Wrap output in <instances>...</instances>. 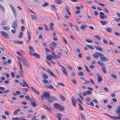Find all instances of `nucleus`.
I'll use <instances>...</instances> for the list:
<instances>
[{
	"label": "nucleus",
	"mask_w": 120,
	"mask_h": 120,
	"mask_svg": "<svg viewBox=\"0 0 120 120\" xmlns=\"http://www.w3.org/2000/svg\"><path fill=\"white\" fill-rule=\"evenodd\" d=\"M41 97V98L43 100L44 98V97L47 100H48L50 96V94L49 92H44L43 93V94L41 95L40 96Z\"/></svg>",
	"instance_id": "f257e3e1"
},
{
	"label": "nucleus",
	"mask_w": 120,
	"mask_h": 120,
	"mask_svg": "<svg viewBox=\"0 0 120 120\" xmlns=\"http://www.w3.org/2000/svg\"><path fill=\"white\" fill-rule=\"evenodd\" d=\"M17 20L16 19L13 21L12 23V28L16 29L17 28Z\"/></svg>",
	"instance_id": "f03ea898"
},
{
	"label": "nucleus",
	"mask_w": 120,
	"mask_h": 120,
	"mask_svg": "<svg viewBox=\"0 0 120 120\" xmlns=\"http://www.w3.org/2000/svg\"><path fill=\"white\" fill-rule=\"evenodd\" d=\"M47 100L49 102L51 103L54 100H57V99L55 97L51 96L49 97V98Z\"/></svg>",
	"instance_id": "7ed1b4c3"
},
{
	"label": "nucleus",
	"mask_w": 120,
	"mask_h": 120,
	"mask_svg": "<svg viewBox=\"0 0 120 120\" xmlns=\"http://www.w3.org/2000/svg\"><path fill=\"white\" fill-rule=\"evenodd\" d=\"M9 5L11 9L15 16L16 17V15L17 12L15 10L12 5L10 4H9Z\"/></svg>",
	"instance_id": "20e7f679"
},
{
	"label": "nucleus",
	"mask_w": 120,
	"mask_h": 120,
	"mask_svg": "<svg viewBox=\"0 0 120 120\" xmlns=\"http://www.w3.org/2000/svg\"><path fill=\"white\" fill-rule=\"evenodd\" d=\"M104 55H101L100 56V60L103 62H106L108 61V59L104 56Z\"/></svg>",
	"instance_id": "39448f33"
},
{
	"label": "nucleus",
	"mask_w": 120,
	"mask_h": 120,
	"mask_svg": "<svg viewBox=\"0 0 120 120\" xmlns=\"http://www.w3.org/2000/svg\"><path fill=\"white\" fill-rule=\"evenodd\" d=\"M0 32L3 37L6 38H8V36L9 34L7 32L3 31H1Z\"/></svg>",
	"instance_id": "423d86ee"
},
{
	"label": "nucleus",
	"mask_w": 120,
	"mask_h": 120,
	"mask_svg": "<svg viewBox=\"0 0 120 120\" xmlns=\"http://www.w3.org/2000/svg\"><path fill=\"white\" fill-rule=\"evenodd\" d=\"M97 76L98 77V81L99 82H101L102 80V77L101 76V75L99 73L97 74Z\"/></svg>",
	"instance_id": "0eeeda50"
},
{
	"label": "nucleus",
	"mask_w": 120,
	"mask_h": 120,
	"mask_svg": "<svg viewBox=\"0 0 120 120\" xmlns=\"http://www.w3.org/2000/svg\"><path fill=\"white\" fill-rule=\"evenodd\" d=\"M22 62L24 63L26 67H28L29 66V64L27 63V61L25 59H22L21 60Z\"/></svg>",
	"instance_id": "6e6552de"
},
{
	"label": "nucleus",
	"mask_w": 120,
	"mask_h": 120,
	"mask_svg": "<svg viewBox=\"0 0 120 120\" xmlns=\"http://www.w3.org/2000/svg\"><path fill=\"white\" fill-rule=\"evenodd\" d=\"M48 72L49 73V75L54 78H56V76L54 75L53 73L49 69H47Z\"/></svg>",
	"instance_id": "1a4fd4ad"
},
{
	"label": "nucleus",
	"mask_w": 120,
	"mask_h": 120,
	"mask_svg": "<svg viewBox=\"0 0 120 120\" xmlns=\"http://www.w3.org/2000/svg\"><path fill=\"white\" fill-rule=\"evenodd\" d=\"M60 66L62 67V70L63 72L64 73V74L66 75H67L68 74L67 71L65 68L63 66Z\"/></svg>",
	"instance_id": "9d476101"
},
{
	"label": "nucleus",
	"mask_w": 120,
	"mask_h": 120,
	"mask_svg": "<svg viewBox=\"0 0 120 120\" xmlns=\"http://www.w3.org/2000/svg\"><path fill=\"white\" fill-rule=\"evenodd\" d=\"M76 101L74 98H72L71 102L73 105L75 107L76 106Z\"/></svg>",
	"instance_id": "9b49d317"
},
{
	"label": "nucleus",
	"mask_w": 120,
	"mask_h": 120,
	"mask_svg": "<svg viewBox=\"0 0 120 120\" xmlns=\"http://www.w3.org/2000/svg\"><path fill=\"white\" fill-rule=\"evenodd\" d=\"M60 105L58 103H55L54 104V108L55 109H58Z\"/></svg>",
	"instance_id": "f8f14e48"
},
{
	"label": "nucleus",
	"mask_w": 120,
	"mask_h": 120,
	"mask_svg": "<svg viewBox=\"0 0 120 120\" xmlns=\"http://www.w3.org/2000/svg\"><path fill=\"white\" fill-rule=\"evenodd\" d=\"M12 119L13 120H26L25 119H23L22 117H13Z\"/></svg>",
	"instance_id": "ddd939ff"
},
{
	"label": "nucleus",
	"mask_w": 120,
	"mask_h": 120,
	"mask_svg": "<svg viewBox=\"0 0 120 120\" xmlns=\"http://www.w3.org/2000/svg\"><path fill=\"white\" fill-rule=\"evenodd\" d=\"M82 103V102L80 99L79 101V107L80 109L81 110H83V107L81 105V104Z\"/></svg>",
	"instance_id": "4468645a"
},
{
	"label": "nucleus",
	"mask_w": 120,
	"mask_h": 120,
	"mask_svg": "<svg viewBox=\"0 0 120 120\" xmlns=\"http://www.w3.org/2000/svg\"><path fill=\"white\" fill-rule=\"evenodd\" d=\"M94 47L98 51H102V49L101 47H99V46H95Z\"/></svg>",
	"instance_id": "2eb2a0df"
},
{
	"label": "nucleus",
	"mask_w": 120,
	"mask_h": 120,
	"mask_svg": "<svg viewBox=\"0 0 120 120\" xmlns=\"http://www.w3.org/2000/svg\"><path fill=\"white\" fill-rule=\"evenodd\" d=\"M119 114L118 117L116 116H113V117L112 119L114 120H118L119 119H120V114Z\"/></svg>",
	"instance_id": "dca6fc26"
},
{
	"label": "nucleus",
	"mask_w": 120,
	"mask_h": 120,
	"mask_svg": "<svg viewBox=\"0 0 120 120\" xmlns=\"http://www.w3.org/2000/svg\"><path fill=\"white\" fill-rule=\"evenodd\" d=\"M57 44L56 43H55L53 41L52 42V45L51 44H50L49 45L50 47L52 48V46H55L56 47V46Z\"/></svg>",
	"instance_id": "f3484780"
},
{
	"label": "nucleus",
	"mask_w": 120,
	"mask_h": 120,
	"mask_svg": "<svg viewBox=\"0 0 120 120\" xmlns=\"http://www.w3.org/2000/svg\"><path fill=\"white\" fill-rule=\"evenodd\" d=\"M102 69V71L105 74L107 73V71L106 70V69L105 67V66L104 67H101Z\"/></svg>",
	"instance_id": "a211bd4d"
},
{
	"label": "nucleus",
	"mask_w": 120,
	"mask_h": 120,
	"mask_svg": "<svg viewBox=\"0 0 120 120\" xmlns=\"http://www.w3.org/2000/svg\"><path fill=\"white\" fill-rule=\"evenodd\" d=\"M46 57L48 59L51 61L52 59V55L48 54L47 56Z\"/></svg>",
	"instance_id": "6ab92c4d"
},
{
	"label": "nucleus",
	"mask_w": 120,
	"mask_h": 120,
	"mask_svg": "<svg viewBox=\"0 0 120 120\" xmlns=\"http://www.w3.org/2000/svg\"><path fill=\"white\" fill-rule=\"evenodd\" d=\"M53 26L54 24L52 23L51 22L50 23V29L52 31L53 30Z\"/></svg>",
	"instance_id": "aec40b11"
},
{
	"label": "nucleus",
	"mask_w": 120,
	"mask_h": 120,
	"mask_svg": "<svg viewBox=\"0 0 120 120\" xmlns=\"http://www.w3.org/2000/svg\"><path fill=\"white\" fill-rule=\"evenodd\" d=\"M60 97L62 101H65V98L64 96L60 94Z\"/></svg>",
	"instance_id": "412c9836"
},
{
	"label": "nucleus",
	"mask_w": 120,
	"mask_h": 120,
	"mask_svg": "<svg viewBox=\"0 0 120 120\" xmlns=\"http://www.w3.org/2000/svg\"><path fill=\"white\" fill-rule=\"evenodd\" d=\"M87 26L86 25H84L83 24H82V25L80 27V29L82 30H84L85 28H86Z\"/></svg>",
	"instance_id": "4be33fe9"
},
{
	"label": "nucleus",
	"mask_w": 120,
	"mask_h": 120,
	"mask_svg": "<svg viewBox=\"0 0 120 120\" xmlns=\"http://www.w3.org/2000/svg\"><path fill=\"white\" fill-rule=\"evenodd\" d=\"M15 43L16 44H23V42L22 41H15Z\"/></svg>",
	"instance_id": "5701e85b"
},
{
	"label": "nucleus",
	"mask_w": 120,
	"mask_h": 120,
	"mask_svg": "<svg viewBox=\"0 0 120 120\" xmlns=\"http://www.w3.org/2000/svg\"><path fill=\"white\" fill-rule=\"evenodd\" d=\"M118 109L116 111V113L117 114H120V106H118Z\"/></svg>",
	"instance_id": "b1692460"
},
{
	"label": "nucleus",
	"mask_w": 120,
	"mask_h": 120,
	"mask_svg": "<svg viewBox=\"0 0 120 120\" xmlns=\"http://www.w3.org/2000/svg\"><path fill=\"white\" fill-rule=\"evenodd\" d=\"M58 109L60 110L63 111L64 109V108L62 106L60 105Z\"/></svg>",
	"instance_id": "393cba45"
},
{
	"label": "nucleus",
	"mask_w": 120,
	"mask_h": 120,
	"mask_svg": "<svg viewBox=\"0 0 120 120\" xmlns=\"http://www.w3.org/2000/svg\"><path fill=\"white\" fill-rule=\"evenodd\" d=\"M86 101L87 104L88 105H89L90 99L88 97H87L86 98Z\"/></svg>",
	"instance_id": "a878e982"
},
{
	"label": "nucleus",
	"mask_w": 120,
	"mask_h": 120,
	"mask_svg": "<svg viewBox=\"0 0 120 120\" xmlns=\"http://www.w3.org/2000/svg\"><path fill=\"white\" fill-rule=\"evenodd\" d=\"M47 87L49 89H52L53 90H55L54 88L52 85H50L49 86H47Z\"/></svg>",
	"instance_id": "bb28decb"
},
{
	"label": "nucleus",
	"mask_w": 120,
	"mask_h": 120,
	"mask_svg": "<svg viewBox=\"0 0 120 120\" xmlns=\"http://www.w3.org/2000/svg\"><path fill=\"white\" fill-rule=\"evenodd\" d=\"M31 105L32 106H33L35 107L37 106V104L34 101L32 102L31 103Z\"/></svg>",
	"instance_id": "cd10ccee"
},
{
	"label": "nucleus",
	"mask_w": 120,
	"mask_h": 120,
	"mask_svg": "<svg viewBox=\"0 0 120 120\" xmlns=\"http://www.w3.org/2000/svg\"><path fill=\"white\" fill-rule=\"evenodd\" d=\"M55 1L56 3L58 4H62V1L61 0H55Z\"/></svg>",
	"instance_id": "c85d7f7f"
},
{
	"label": "nucleus",
	"mask_w": 120,
	"mask_h": 120,
	"mask_svg": "<svg viewBox=\"0 0 120 120\" xmlns=\"http://www.w3.org/2000/svg\"><path fill=\"white\" fill-rule=\"evenodd\" d=\"M62 116V114L60 113H58L57 115V117L58 119H61Z\"/></svg>",
	"instance_id": "c756f323"
},
{
	"label": "nucleus",
	"mask_w": 120,
	"mask_h": 120,
	"mask_svg": "<svg viewBox=\"0 0 120 120\" xmlns=\"http://www.w3.org/2000/svg\"><path fill=\"white\" fill-rule=\"evenodd\" d=\"M43 78L44 79H46L48 78V76L45 74H44L42 75Z\"/></svg>",
	"instance_id": "7c9ffc66"
},
{
	"label": "nucleus",
	"mask_w": 120,
	"mask_h": 120,
	"mask_svg": "<svg viewBox=\"0 0 120 120\" xmlns=\"http://www.w3.org/2000/svg\"><path fill=\"white\" fill-rule=\"evenodd\" d=\"M27 35L28 37V39L29 40V41L31 39V36H30V32L29 31H28L27 32Z\"/></svg>",
	"instance_id": "2f4dec72"
},
{
	"label": "nucleus",
	"mask_w": 120,
	"mask_h": 120,
	"mask_svg": "<svg viewBox=\"0 0 120 120\" xmlns=\"http://www.w3.org/2000/svg\"><path fill=\"white\" fill-rule=\"evenodd\" d=\"M33 56H36L37 57L39 58L40 57L39 55L37 53H34L33 54Z\"/></svg>",
	"instance_id": "473e14b6"
},
{
	"label": "nucleus",
	"mask_w": 120,
	"mask_h": 120,
	"mask_svg": "<svg viewBox=\"0 0 120 120\" xmlns=\"http://www.w3.org/2000/svg\"><path fill=\"white\" fill-rule=\"evenodd\" d=\"M84 73L83 71L79 72L78 73V74L79 76H83Z\"/></svg>",
	"instance_id": "72a5a7b5"
},
{
	"label": "nucleus",
	"mask_w": 120,
	"mask_h": 120,
	"mask_svg": "<svg viewBox=\"0 0 120 120\" xmlns=\"http://www.w3.org/2000/svg\"><path fill=\"white\" fill-rule=\"evenodd\" d=\"M101 23L103 25H106L107 23V22L106 21H100Z\"/></svg>",
	"instance_id": "f704fd0d"
},
{
	"label": "nucleus",
	"mask_w": 120,
	"mask_h": 120,
	"mask_svg": "<svg viewBox=\"0 0 120 120\" xmlns=\"http://www.w3.org/2000/svg\"><path fill=\"white\" fill-rule=\"evenodd\" d=\"M43 83H49L48 80L46 79L43 80L42 81Z\"/></svg>",
	"instance_id": "c9c22d12"
},
{
	"label": "nucleus",
	"mask_w": 120,
	"mask_h": 120,
	"mask_svg": "<svg viewBox=\"0 0 120 120\" xmlns=\"http://www.w3.org/2000/svg\"><path fill=\"white\" fill-rule=\"evenodd\" d=\"M94 37L96 39H98L99 40H101V38L99 36L96 35Z\"/></svg>",
	"instance_id": "e433bc0d"
},
{
	"label": "nucleus",
	"mask_w": 120,
	"mask_h": 120,
	"mask_svg": "<svg viewBox=\"0 0 120 120\" xmlns=\"http://www.w3.org/2000/svg\"><path fill=\"white\" fill-rule=\"evenodd\" d=\"M19 65V67L20 69L21 70H22V65L21 63L19 61H18Z\"/></svg>",
	"instance_id": "4c0bfd02"
},
{
	"label": "nucleus",
	"mask_w": 120,
	"mask_h": 120,
	"mask_svg": "<svg viewBox=\"0 0 120 120\" xmlns=\"http://www.w3.org/2000/svg\"><path fill=\"white\" fill-rule=\"evenodd\" d=\"M0 8L4 11H5V9L4 7L0 4Z\"/></svg>",
	"instance_id": "58836bf2"
},
{
	"label": "nucleus",
	"mask_w": 120,
	"mask_h": 120,
	"mask_svg": "<svg viewBox=\"0 0 120 120\" xmlns=\"http://www.w3.org/2000/svg\"><path fill=\"white\" fill-rule=\"evenodd\" d=\"M106 31L107 32H110L112 31L111 29L109 28H107L106 30Z\"/></svg>",
	"instance_id": "ea45409f"
},
{
	"label": "nucleus",
	"mask_w": 120,
	"mask_h": 120,
	"mask_svg": "<svg viewBox=\"0 0 120 120\" xmlns=\"http://www.w3.org/2000/svg\"><path fill=\"white\" fill-rule=\"evenodd\" d=\"M86 41L88 43H92V41L90 39H86Z\"/></svg>",
	"instance_id": "a19ab883"
},
{
	"label": "nucleus",
	"mask_w": 120,
	"mask_h": 120,
	"mask_svg": "<svg viewBox=\"0 0 120 120\" xmlns=\"http://www.w3.org/2000/svg\"><path fill=\"white\" fill-rule=\"evenodd\" d=\"M49 4L47 2H46L45 4H43L42 6L44 7L47 6Z\"/></svg>",
	"instance_id": "79ce46f5"
},
{
	"label": "nucleus",
	"mask_w": 120,
	"mask_h": 120,
	"mask_svg": "<svg viewBox=\"0 0 120 120\" xmlns=\"http://www.w3.org/2000/svg\"><path fill=\"white\" fill-rule=\"evenodd\" d=\"M3 28L4 29L7 30H9V28L7 26H3Z\"/></svg>",
	"instance_id": "37998d69"
},
{
	"label": "nucleus",
	"mask_w": 120,
	"mask_h": 120,
	"mask_svg": "<svg viewBox=\"0 0 120 120\" xmlns=\"http://www.w3.org/2000/svg\"><path fill=\"white\" fill-rule=\"evenodd\" d=\"M93 56L96 59H97L98 58V56L96 54H93Z\"/></svg>",
	"instance_id": "c03bdc74"
},
{
	"label": "nucleus",
	"mask_w": 120,
	"mask_h": 120,
	"mask_svg": "<svg viewBox=\"0 0 120 120\" xmlns=\"http://www.w3.org/2000/svg\"><path fill=\"white\" fill-rule=\"evenodd\" d=\"M103 42L104 43L106 44H108V42L106 40H105L104 39L103 40Z\"/></svg>",
	"instance_id": "a18cd8bd"
},
{
	"label": "nucleus",
	"mask_w": 120,
	"mask_h": 120,
	"mask_svg": "<svg viewBox=\"0 0 120 120\" xmlns=\"http://www.w3.org/2000/svg\"><path fill=\"white\" fill-rule=\"evenodd\" d=\"M89 83H90V82L89 81L86 80H85L84 82H83V84H87Z\"/></svg>",
	"instance_id": "49530a36"
},
{
	"label": "nucleus",
	"mask_w": 120,
	"mask_h": 120,
	"mask_svg": "<svg viewBox=\"0 0 120 120\" xmlns=\"http://www.w3.org/2000/svg\"><path fill=\"white\" fill-rule=\"evenodd\" d=\"M87 46L88 48L91 49H94V48L92 47L90 45H87Z\"/></svg>",
	"instance_id": "de8ad7c7"
},
{
	"label": "nucleus",
	"mask_w": 120,
	"mask_h": 120,
	"mask_svg": "<svg viewBox=\"0 0 120 120\" xmlns=\"http://www.w3.org/2000/svg\"><path fill=\"white\" fill-rule=\"evenodd\" d=\"M25 98L28 100H30L31 99L29 96L28 95H26L25 97Z\"/></svg>",
	"instance_id": "09e8293b"
},
{
	"label": "nucleus",
	"mask_w": 120,
	"mask_h": 120,
	"mask_svg": "<svg viewBox=\"0 0 120 120\" xmlns=\"http://www.w3.org/2000/svg\"><path fill=\"white\" fill-rule=\"evenodd\" d=\"M95 53L98 54L99 56V57H100V56H101V55H103V54H102L101 52H96V53Z\"/></svg>",
	"instance_id": "8fccbe9b"
},
{
	"label": "nucleus",
	"mask_w": 120,
	"mask_h": 120,
	"mask_svg": "<svg viewBox=\"0 0 120 120\" xmlns=\"http://www.w3.org/2000/svg\"><path fill=\"white\" fill-rule=\"evenodd\" d=\"M19 84L21 86L23 87H25L26 86V85L24 83H23L20 82V83H19Z\"/></svg>",
	"instance_id": "3c124183"
},
{
	"label": "nucleus",
	"mask_w": 120,
	"mask_h": 120,
	"mask_svg": "<svg viewBox=\"0 0 120 120\" xmlns=\"http://www.w3.org/2000/svg\"><path fill=\"white\" fill-rule=\"evenodd\" d=\"M22 33L21 31L20 33V34L19 36V38H20L21 37H22Z\"/></svg>",
	"instance_id": "603ef678"
},
{
	"label": "nucleus",
	"mask_w": 120,
	"mask_h": 120,
	"mask_svg": "<svg viewBox=\"0 0 120 120\" xmlns=\"http://www.w3.org/2000/svg\"><path fill=\"white\" fill-rule=\"evenodd\" d=\"M105 115H106L109 116L112 119V118H113V116H110L109 115H108L105 113Z\"/></svg>",
	"instance_id": "864d4df0"
},
{
	"label": "nucleus",
	"mask_w": 120,
	"mask_h": 120,
	"mask_svg": "<svg viewBox=\"0 0 120 120\" xmlns=\"http://www.w3.org/2000/svg\"><path fill=\"white\" fill-rule=\"evenodd\" d=\"M25 29V27L24 26H23L21 27V30L23 31Z\"/></svg>",
	"instance_id": "5fc2aeb1"
},
{
	"label": "nucleus",
	"mask_w": 120,
	"mask_h": 120,
	"mask_svg": "<svg viewBox=\"0 0 120 120\" xmlns=\"http://www.w3.org/2000/svg\"><path fill=\"white\" fill-rule=\"evenodd\" d=\"M104 89L106 92H108L109 91V89L106 87H105L104 88Z\"/></svg>",
	"instance_id": "6e6d98bb"
},
{
	"label": "nucleus",
	"mask_w": 120,
	"mask_h": 120,
	"mask_svg": "<svg viewBox=\"0 0 120 120\" xmlns=\"http://www.w3.org/2000/svg\"><path fill=\"white\" fill-rule=\"evenodd\" d=\"M93 101H90L89 104H90V105L92 106H93L94 105V103L92 102Z\"/></svg>",
	"instance_id": "4d7b16f0"
},
{
	"label": "nucleus",
	"mask_w": 120,
	"mask_h": 120,
	"mask_svg": "<svg viewBox=\"0 0 120 120\" xmlns=\"http://www.w3.org/2000/svg\"><path fill=\"white\" fill-rule=\"evenodd\" d=\"M78 55L79 57L80 58H82V54L80 53H78Z\"/></svg>",
	"instance_id": "13d9d810"
},
{
	"label": "nucleus",
	"mask_w": 120,
	"mask_h": 120,
	"mask_svg": "<svg viewBox=\"0 0 120 120\" xmlns=\"http://www.w3.org/2000/svg\"><path fill=\"white\" fill-rule=\"evenodd\" d=\"M81 117H82V119L84 120H85V117H84V116L82 114H81Z\"/></svg>",
	"instance_id": "bf43d9fd"
},
{
	"label": "nucleus",
	"mask_w": 120,
	"mask_h": 120,
	"mask_svg": "<svg viewBox=\"0 0 120 120\" xmlns=\"http://www.w3.org/2000/svg\"><path fill=\"white\" fill-rule=\"evenodd\" d=\"M46 52H49L50 50L46 48H45Z\"/></svg>",
	"instance_id": "052dcab7"
},
{
	"label": "nucleus",
	"mask_w": 120,
	"mask_h": 120,
	"mask_svg": "<svg viewBox=\"0 0 120 120\" xmlns=\"http://www.w3.org/2000/svg\"><path fill=\"white\" fill-rule=\"evenodd\" d=\"M44 106L46 108V110H47L49 111H50V109L49 108H48V107L46 106L45 105H44Z\"/></svg>",
	"instance_id": "680f3d73"
},
{
	"label": "nucleus",
	"mask_w": 120,
	"mask_h": 120,
	"mask_svg": "<svg viewBox=\"0 0 120 120\" xmlns=\"http://www.w3.org/2000/svg\"><path fill=\"white\" fill-rule=\"evenodd\" d=\"M11 32L13 33L14 34L16 32V30L15 29H12L11 30Z\"/></svg>",
	"instance_id": "e2e57ef3"
},
{
	"label": "nucleus",
	"mask_w": 120,
	"mask_h": 120,
	"mask_svg": "<svg viewBox=\"0 0 120 120\" xmlns=\"http://www.w3.org/2000/svg\"><path fill=\"white\" fill-rule=\"evenodd\" d=\"M86 93L88 94H91V92L90 91L88 90L86 91Z\"/></svg>",
	"instance_id": "0e129e2a"
},
{
	"label": "nucleus",
	"mask_w": 120,
	"mask_h": 120,
	"mask_svg": "<svg viewBox=\"0 0 120 120\" xmlns=\"http://www.w3.org/2000/svg\"><path fill=\"white\" fill-rule=\"evenodd\" d=\"M5 114L7 116H8L9 115V113L8 111H6L5 112Z\"/></svg>",
	"instance_id": "69168bd1"
},
{
	"label": "nucleus",
	"mask_w": 120,
	"mask_h": 120,
	"mask_svg": "<svg viewBox=\"0 0 120 120\" xmlns=\"http://www.w3.org/2000/svg\"><path fill=\"white\" fill-rule=\"evenodd\" d=\"M41 119H44L46 118L45 116V115H42L41 116Z\"/></svg>",
	"instance_id": "338daca9"
},
{
	"label": "nucleus",
	"mask_w": 120,
	"mask_h": 120,
	"mask_svg": "<svg viewBox=\"0 0 120 120\" xmlns=\"http://www.w3.org/2000/svg\"><path fill=\"white\" fill-rule=\"evenodd\" d=\"M39 39H42V36L41 34H40L39 35Z\"/></svg>",
	"instance_id": "774afa93"
}]
</instances>
